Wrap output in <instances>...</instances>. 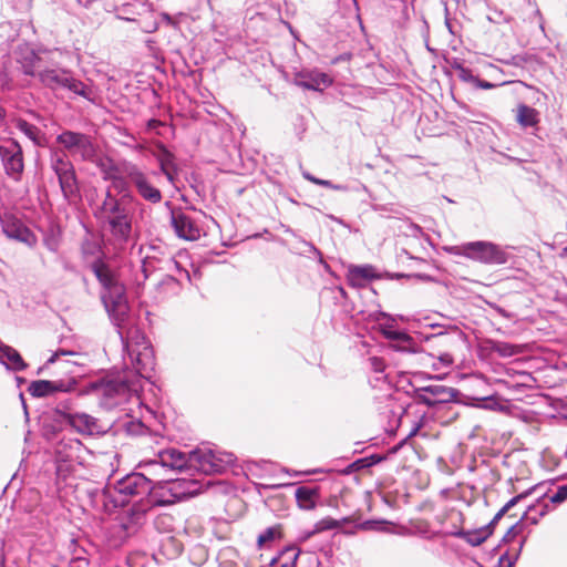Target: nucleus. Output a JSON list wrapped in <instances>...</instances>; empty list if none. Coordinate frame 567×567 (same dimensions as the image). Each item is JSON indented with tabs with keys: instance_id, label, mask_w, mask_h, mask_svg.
<instances>
[{
	"instance_id": "nucleus-7",
	"label": "nucleus",
	"mask_w": 567,
	"mask_h": 567,
	"mask_svg": "<svg viewBox=\"0 0 567 567\" xmlns=\"http://www.w3.org/2000/svg\"><path fill=\"white\" fill-rule=\"evenodd\" d=\"M114 489L123 495L121 499L114 501V506H124L127 503L126 496L148 494L152 491V482L141 473H133L122 480Z\"/></svg>"
},
{
	"instance_id": "nucleus-41",
	"label": "nucleus",
	"mask_w": 567,
	"mask_h": 567,
	"mask_svg": "<svg viewBox=\"0 0 567 567\" xmlns=\"http://www.w3.org/2000/svg\"><path fill=\"white\" fill-rule=\"evenodd\" d=\"M458 71V78L463 82H475V76L473 75L472 71L470 69L457 66Z\"/></svg>"
},
{
	"instance_id": "nucleus-20",
	"label": "nucleus",
	"mask_w": 567,
	"mask_h": 567,
	"mask_svg": "<svg viewBox=\"0 0 567 567\" xmlns=\"http://www.w3.org/2000/svg\"><path fill=\"white\" fill-rule=\"evenodd\" d=\"M425 393H430L433 396V400L426 396H423V402L427 405L432 406L439 402H450L456 398V390L453 388H446L443 385H429L423 388Z\"/></svg>"
},
{
	"instance_id": "nucleus-8",
	"label": "nucleus",
	"mask_w": 567,
	"mask_h": 567,
	"mask_svg": "<svg viewBox=\"0 0 567 567\" xmlns=\"http://www.w3.org/2000/svg\"><path fill=\"white\" fill-rule=\"evenodd\" d=\"M227 464L228 461H225L212 450H197L189 454V467L207 475L224 472Z\"/></svg>"
},
{
	"instance_id": "nucleus-47",
	"label": "nucleus",
	"mask_w": 567,
	"mask_h": 567,
	"mask_svg": "<svg viewBox=\"0 0 567 567\" xmlns=\"http://www.w3.org/2000/svg\"><path fill=\"white\" fill-rule=\"evenodd\" d=\"M440 361L443 362L445 365H450L453 363V357L449 353H444L440 357Z\"/></svg>"
},
{
	"instance_id": "nucleus-19",
	"label": "nucleus",
	"mask_w": 567,
	"mask_h": 567,
	"mask_svg": "<svg viewBox=\"0 0 567 567\" xmlns=\"http://www.w3.org/2000/svg\"><path fill=\"white\" fill-rule=\"evenodd\" d=\"M347 277L351 286L363 287L367 281L377 279L378 275L372 266H351Z\"/></svg>"
},
{
	"instance_id": "nucleus-18",
	"label": "nucleus",
	"mask_w": 567,
	"mask_h": 567,
	"mask_svg": "<svg viewBox=\"0 0 567 567\" xmlns=\"http://www.w3.org/2000/svg\"><path fill=\"white\" fill-rule=\"evenodd\" d=\"M515 114L516 122L522 128L537 127L540 122L539 112L524 103L516 106Z\"/></svg>"
},
{
	"instance_id": "nucleus-31",
	"label": "nucleus",
	"mask_w": 567,
	"mask_h": 567,
	"mask_svg": "<svg viewBox=\"0 0 567 567\" xmlns=\"http://www.w3.org/2000/svg\"><path fill=\"white\" fill-rule=\"evenodd\" d=\"M282 537V527L281 525H275L267 528L262 534H260L257 538V544L259 548H262L270 542L275 539H280Z\"/></svg>"
},
{
	"instance_id": "nucleus-5",
	"label": "nucleus",
	"mask_w": 567,
	"mask_h": 567,
	"mask_svg": "<svg viewBox=\"0 0 567 567\" xmlns=\"http://www.w3.org/2000/svg\"><path fill=\"white\" fill-rule=\"evenodd\" d=\"M40 82L51 89H68L76 94H83L84 85L63 69H43L38 72Z\"/></svg>"
},
{
	"instance_id": "nucleus-13",
	"label": "nucleus",
	"mask_w": 567,
	"mask_h": 567,
	"mask_svg": "<svg viewBox=\"0 0 567 567\" xmlns=\"http://www.w3.org/2000/svg\"><path fill=\"white\" fill-rule=\"evenodd\" d=\"M131 361L141 375L153 370L154 353L151 344L143 340L142 343H133L128 341L126 344Z\"/></svg>"
},
{
	"instance_id": "nucleus-44",
	"label": "nucleus",
	"mask_w": 567,
	"mask_h": 567,
	"mask_svg": "<svg viewBox=\"0 0 567 567\" xmlns=\"http://www.w3.org/2000/svg\"><path fill=\"white\" fill-rule=\"evenodd\" d=\"M477 87L480 89H483V90H489V89H493L495 87V84L491 83V82H487L485 80H480V79H475V82Z\"/></svg>"
},
{
	"instance_id": "nucleus-49",
	"label": "nucleus",
	"mask_w": 567,
	"mask_h": 567,
	"mask_svg": "<svg viewBox=\"0 0 567 567\" xmlns=\"http://www.w3.org/2000/svg\"><path fill=\"white\" fill-rule=\"evenodd\" d=\"M2 117V111L0 110V118Z\"/></svg>"
},
{
	"instance_id": "nucleus-4",
	"label": "nucleus",
	"mask_w": 567,
	"mask_h": 567,
	"mask_svg": "<svg viewBox=\"0 0 567 567\" xmlns=\"http://www.w3.org/2000/svg\"><path fill=\"white\" fill-rule=\"evenodd\" d=\"M56 142L71 155H79L83 161H92L96 154L92 138L80 132L64 131L58 135Z\"/></svg>"
},
{
	"instance_id": "nucleus-22",
	"label": "nucleus",
	"mask_w": 567,
	"mask_h": 567,
	"mask_svg": "<svg viewBox=\"0 0 567 567\" xmlns=\"http://www.w3.org/2000/svg\"><path fill=\"white\" fill-rule=\"evenodd\" d=\"M70 425L82 434H93L97 430V421L85 413H74L69 415Z\"/></svg>"
},
{
	"instance_id": "nucleus-40",
	"label": "nucleus",
	"mask_w": 567,
	"mask_h": 567,
	"mask_svg": "<svg viewBox=\"0 0 567 567\" xmlns=\"http://www.w3.org/2000/svg\"><path fill=\"white\" fill-rule=\"evenodd\" d=\"M384 336L386 339L402 341V342H406L410 340L409 334H406L405 332H401V331H384Z\"/></svg>"
},
{
	"instance_id": "nucleus-9",
	"label": "nucleus",
	"mask_w": 567,
	"mask_h": 567,
	"mask_svg": "<svg viewBox=\"0 0 567 567\" xmlns=\"http://www.w3.org/2000/svg\"><path fill=\"white\" fill-rule=\"evenodd\" d=\"M126 178L132 184L138 195L152 204H158L163 196L161 190L153 185L148 176L138 169L136 166H131L126 169Z\"/></svg>"
},
{
	"instance_id": "nucleus-32",
	"label": "nucleus",
	"mask_w": 567,
	"mask_h": 567,
	"mask_svg": "<svg viewBox=\"0 0 567 567\" xmlns=\"http://www.w3.org/2000/svg\"><path fill=\"white\" fill-rule=\"evenodd\" d=\"M182 544L173 536H167L162 542V553L168 557L178 556L182 553Z\"/></svg>"
},
{
	"instance_id": "nucleus-12",
	"label": "nucleus",
	"mask_w": 567,
	"mask_h": 567,
	"mask_svg": "<svg viewBox=\"0 0 567 567\" xmlns=\"http://www.w3.org/2000/svg\"><path fill=\"white\" fill-rule=\"evenodd\" d=\"M171 225L181 239L194 241L202 236V229L197 223L181 208L172 210Z\"/></svg>"
},
{
	"instance_id": "nucleus-17",
	"label": "nucleus",
	"mask_w": 567,
	"mask_h": 567,
	"mask_svg": "<svg viewBox=\"0 0 567 567\" xmlns=\"http://www.w3.org/2000/svg\"><path fill=\"white\" fill-rule=\"evenodd\" d=\"M157 457L158 461H154L153 463H159L163 466L169 467L172 470H183L184 467H189V455L187 456L185 453L175 449L162 451L158 453Z\"/></svg>"
},
{
	"instance_id": "nucleus-36",
	"label": "nucleus",
	"mask_w": 567,
	"mask_h": 567,
	"mask_svg": "<svg viewBox=\"0 0 567 567\" xmlns=\"http://www.w3.org/2000/svg\"><path fill=\"white\" fill-rule=\"evenodd\" d=\"M529 494V492H526V493H522L519 495H516L515 497L511 498L499 511L498 513L494 516V518L492 519L491 524L488 525L489 528H492V526L494 524H496L512 507H514L520 499H523L524 497H526L527 495Z\"/></svg>"
},
{
	"instance_id": "nucleus-42",
	"label": "nucleus",
	"mask_w": 567,
	"mask_h": 567,
	"mask_svg": "<svg viewBox=\"0 0 567 567\" xmlns=\"http://www.w3.org/2000/svg\"><path fill=\"white\" fill-rule=\"evenodd\" d=\"M110 178L112 179V186L114 189H116L118 193L125 190L127 182L124 178L118 176H111Z\"/></svg>"
},
{
	"instance_id": "nucleus-2",
	"label": "nucleus",
	"mask_w": 567,
	"mask_h": 567,
	"mask_svg": "<svg viewBox=\"0 0 567 567\" xmlns=\"http://www.w3.org/2000/svg\"><path fill=\"white\" fill-rule=\"evenodd\" d=\"M456 254L488 265L507 262V254L489 241H472L457 246Z\"/></svg>"
},
{
	"instance_id": "nucleus-45",
	"label": "nucleus",
	"mask_w": 567,
	"mask_h": 567,
	"mask_svg": "<svg viewBox=\"0 0 567 567\" xmlns=\"http://www.w3.org/2000/svg\"><path fill=\"white\" fill-rule=\"evenodd\" d=\"M61 354H62V355H65V354H73V352H71V351H64V350H61V351H59V352H55V353H54V354H53V355L48 360V363H49V364H50V363H54Z\"/></svg>"
},
{
	"instance_id": "nucleus-28",
	"label": "nucleus",
	"mask_w": 567,
	"mask_h": 567,
	"mask_svg": "<svg viewBox=\"0 0 567 567\" xmlns=\"http://www.w3.org/2000/svg\"><path fill=\"white\" fill-rule=\"evenodd\" d=\"M491 350L497 353L499 357L509 358L523 353L524 347L503 341H493L491 343Z\"/></svg>"
},
{
	"instance_id": "nucleus-3",
	"label": "nucleus",
	"mask_w": 567,
	"mask_h": 567,
	"mask_svg": "<svg viewBox=\"0 0 567 567\" xmlns=\"http://www.w3.org/2000/svg\"><path fill=\"white\" fill-rule=\"evenodd\" d=\"M445 519L451 520L452 524L451 526H444V533L451 536L462 537L472 546L482 545L493 534V529L489 528V526H485L475 530L464 532L462 529L464 516L461 511L455 508H452L445 513Z\"/></svg>"
},
{
	"instance_id": "nucleus-11",
	"label": "nucleus",
	"mask_w": 567,
	"mask_h": 567,
	"mask_svg": "<svg viewBox=\"0 0 567 567\" xmlns=\"http://www.w3.org/2000/svg\"><path fill=\"white\" fill-rule=\"evenodd\" d=\"M76 385L73 375L55 380H37L32 381L28 388V392L34 398H44L56 392H70Z\"/></svg>"
},
{
	"instance_id": "nucleus-1",
	"label": "nucleus",
	"mask_w": 567,
	"mask_h": 567,
	"mask_svg": "<svg viewBox=\"0 0 567 567\" xmlns=\"http://www.w3.org/2000/svg\"><path fill=\"white\" fill-rule=\"evenodd\" d=\"M133 202L134 196L130 192L117 198L107 188L101 203L93 208V216L109 227L116 240L126 243L132 234V213L128 206Z\"/></svg>"
},
{
	"instance_id": "nucleus-38",
	"label": "nucleus",
	"mask_w": 567,
	"mask_h": 567,
	"mask_svg": "<svg viewBox=\"0 0 567 567\" xmlns=\"http://www.w3.org/2000/svg\"><path fill=\"white\" fill-rule=\"evenodd\" d=\"M302 176H303L305 179L309 181L312 184H316V185H319V186H323V187H327V188H331V189H334V190H340L341 189V186L334 185V184H332L328 179L318 178V177L311 175L308 172H303Z\"/></svg>"
},
{
	"instance_id": "nucleus-37",
	"label": "nucleus",
	"mask_w": 567,
	"mask_h": 567,
	"mask_svg": "<svg viewBox=\"0 0 567 567\" xmlns=\"http://www.w3.org/2000/svg\"><path fill=\"white\" fill-rule=\"evenodd\" d=\"M340 527V523L332 517H324L320 519L315 526V533H320L329 529Z\"/></svg>"
},
{
	"instance_id": "nucleus-23",
	"label": "nucleus",
	"mask_w": 567,
	"mask_h": 567,
	"mask_svg": "<svg viewBox=\"0 0 567 567\" xmlns=\"http://www.w3.org/2000/svg\"><path fill=\"white\" fill-rule=\"evenodd\" d=\"M92 270L100 284L103 286V291L110 290L113 285H117L120 282L112 270L102 261L93 262Z\"/></svg>"
},
{
	"instance_id": "nucleus-43",
	"label": "nucleus",
	"mask_w": 567,
	"mask_h": 567,
	"mask_svg": "<svg viewBox=\"0 0 567 567\" xmlns=\"http://www.w3.org/2000/svg\"><path fill=\"white\" fill-rule=\"evenodd\" d=\"M71 567H89V560L84 557H78L71 560Z\"/></svg>"
},
{
	"instance_id": "nucleus-24",
	"label": "nucleus",
	"mask_w": 567,
	"mask_h": 567,
	"mask_svg": "<svg viewBox=\"0 0 567 567\" xmlns=\"http://www.w3.org/2000/svg\"><path fill=\"white\" fill-rule=\"evenodd\" d=\"M92 270L100 284L103 286V291L110 290L113 285H117L120 282L112 270L102 261L93 262Z\"/></svg>"
},
{
	"instance_id": "nucleus-33",
	"label": "nucleus",
	"mask_w": 567,
	"mask_h": 567,
	"mask_svg": "<svg viewBox=\"0 0 567 567\" xmlns=\"http://www.w3.org/2000/svg\"><path fill=\"white\" fill-rule=\"evenodd\" d=\"M382 460H383V457L379 456V455H371L369 457L359 458V460L354 461L353 463H351L347 467L346 473H351V472H355V471H359L362 468L370 467V466L381 462Z\"/></svg>"
},
{
	"instance_id": "nucleus-29",
	"label": "nucleus",
	"mask_w": 567,
	"mask_h": 567,
	"mask_svg": "<svg viewBox=\"0 0 567 567\" xmlns=\"http://www.w3.org/2000/svg\"><path fill=\"white\" fill-rule=\"evenodd\" d=\"M0 352L9 361L13 370L22 371L27 368V363L14 348L7 344H1Z\"/></svg>"
},
{
	"instance_id": "nucleus-6",
	"label": "nucleus",
	"mask_w": 567,
	"mask_h": 567,
	"mask_svg": "<svg viewBox=\"0 0 567 567\" xmlns=\"http://www.w3.org/2000/svg\"><path fill=\"white\" fill-rule=\"evenodd\" d=\"M0 157L6 173L18 179L24 168L23 153L20 144L14 140H2L0 142Z\"/></svg>"
},
{
	"instance_id": "nucleus-16",
	"label": "nucleus",
	"mask_w": 567,
	"mask_h": 567,
	"mask_svg": "<svg viewBox=\"0 0 567 567\" xmlns=\"http://www.w3.org/2000/svg\"><path fill=\"white\" fill-rule=\"evenodd\" d=\"M297 505L302 511H312L320 499V489L317 486H299L295 492Z\"/></svg>"
},
{
	"instance_id": "nucleus-48",
	"label": "nucleus",
	"mask_w": 567,
	"mask_h": 567,
	"mask_svg": "<svg viewBox=\"0 0 567 567\" xmlns=\"http://www.w3.org/2000/svg\"><path fill=\"white\" fill-rule=\"evenodd\" d=\"M563 255L567 257V247H566V248H564V250H563Z\"/></svg>"
},
{
	"instance_id": "nucleus-25",
	"label": "nucleus",
	"mask_w": 567,
	"mask_h": 567,
	"mask_svg": "<svg viewBox=\"0 0 567 567\" xmlns=\"http://www.w3.org/2000/svg\"><path fill=\"white\" fill-rule=\"evenodd\" d=\"M105 399H114L116 396H125L128 393V386L123 381L111 380L102 383L97 388Z\"/></svg>"
},
{
	"instance_id": "nucleus-26",
	"label": "nucleus",
	"mask_w": 567,
	"mask_h": 567,
	"mask_svg": "<svg viewBox=\"0 0 567 567\" xmlns=\"http://www.w3.org/2000/svg\"><path fill=\"white\" fill-rule=\"evenodd\" d=\"M299 550L295 547H287L279 553V555L272 558L271 567H296L297 559L299 557Z\"/></svg>"
},
{
	"instance_id": "nucleus-27",
	"label": "nucleus",
	"mask_w": 567,
	"mask_h": 567,
	"mask_svg": "<svg viewBox=\"0 0 567 567\" xmlns=\"http://www.w3.org/2000/svg\"><path fill=\"white\" fill-rule=\"evenodd\" d=\"M158 162L161 166V171L165 174V176L173 182L174 176L177 173V167L174 162V155L168 152L166 148L162 150V153L158 155Z\"/></svg>"
},
{
	"instance_id": "nucleus-30",
	"label": "nucleus",
	"mask_w": 567,
	"mask_h": 567,
	"mask_svg": "<svg viewBox=\"0 0 567 567\" xmlns=\"http://www.w3.org/2000/svg\"><path fill=\"white\" fill-rule=\"evenodd\" d=\"M22 70L28 75L38 76V72L43 70L42 59L34 52H30V54L24 56L22 61Z\"/></svg>"
},
{
	"instance_id": "nucleus-15",
	"label": "nucleus",
	"mask_w": 567,
	"mask_h": 567,
	"mask_svg": "<svg viewBox=\"0 0 567 567\" xmlns=\"http://www.w3.org/2000/svg\"><path fill=\"white\" fill-rule=\"evenodd\" d=\"M331 78L318 71H302L297 75V84L307 90L320 91L331 85Z\"/></svg>"
},
{
	"instance_id": "nucleus-21",
	"label": "nucleus",
	"mask_w": 567,
	"mask_h": 567,
	"mask_svg": "<svg viewBox=\"0 0 567 567\" xmlns=\"http://www.w3.org/2000/svg\"><path fill=\"white\" fill-rule=\"evenodd\" d=\"M102 300L106 308L121 309L126 305L125 297V287L123 284L118 282L117 285H113V287L102 292Z\"/></svg>"
},
{
	"instance_id": "nucleus-14",
	"label": "nucleus",
	"mask_w": 567,
	"mask_h": 567,
	"mask_svg": "<svg viewBox=\"0 0 567 567\" xmlns=\"http://www.w3.org/2000/svg\"><path fill=\"white\" fill-rule=\"evenodd\" d=\"M3 233L8 238L30 244L32 234L29 228L16 216L6 214L1 218Z\"/></svg>"
},
{
	"instance_id": "nucleus-35",
	"label": "nucleus",
	"mask_w": 567,
	"mask_h": 567,
	"mask_svg": "<svg viewBox=\"0 0 567 567\" xmlns=\"http://www.w3.org/2000/svg\"><path fill=\"white\" fill-rule=\"evenodd\" d=\"M154 526L161 533H171L174 529V517L171 514H161L154 519Z\"/></svg>"
},
{
	"instance_id": "nucleus-39",
	"label": "nucleus",
	"mask_w": 567,
	"mask_h": 567,
	"mask_svg": "<svg viewBox=\"0 0 567 567\" xmlns=\"http://www.w3.org/2000/svg\"><path fill=\"white\" fill-rule=\"evenodd\" d=\"M567 499V485L558 486L557 491L549 496L553 504H560Z\"/></svg>"
},
{
	"instance_id": "nucleus-46",
	"label": "nucleus",
	"mask_w": 567,
	"mask_h": 567,
	"mask_svg": "<svg viewBox=\"0 0 567 567\" xmlns=\"http://www.w3.org/2000/svg\"><path fill=\"white\" fill-rule=\"evenodd\" d=\"M161 18H162V20H163V21H165L167 24H169V25H172V27H174V28H176V27H177L176 22L174 21V19H173L168 13H166V12L162 13V14H161Z\"/></svg>"
},
{
	"instance_id": "nucleus-10",
	"label": "nucleus",
	"mask_w": 567,
	"mask_h": 567,
	"mask_svg": "<svg viewBox=\"0 0 567 567\" xmlns=\"http://www.w3.org/2000/svg\"><path fill=\"white\" fill-rule=\"evenodd\" d=\"M52 168L58 176L64 197L71 198L75 196L79 187L73 164L64 155L56 156L52 163Z\"/></svg>"
},
{
	"instance_id": "nucleus-34",
	"label": "nucleus",
	"mask_w": 567,
	"mask_h": 567,
	"mask_svg": "<svg viewBox=\"0 0 567 567\" xmlns=\"http://www.w3.org/2000/svg\"><path fill=\"white\" fill-rule=\"evenodd\" d=\"M13 122L17 128L23 132L30 140L38 143L40 130L35 125L27 122L23 118H16Z\"/></svg>"
}]
</instances>
